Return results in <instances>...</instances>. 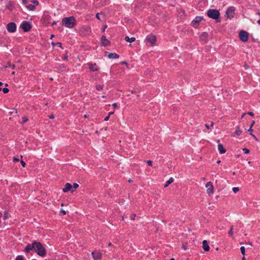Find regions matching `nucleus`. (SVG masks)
<instances>
[{"mask_svg": "<svg viewBox=\"0 0 260 260\" xmlns=\"http://www.w3.org/2000/svg\"><path fill=\"white\" fill-rule=\"evenodd\" d=\"M50 24H51L52 25H55V24H56V22L55 21H53V22H51V23Z\"/></svg>", "mask_w": 260, "mask_h": 260, "instance_id": "52", "label": "nucleus"}, {"mask_svg": "<svg viewBox=\"0 0 260 260\" xmlns=\"http://www.w3.org/2000/svg\"><path fill=\"white\" fill-rule=\"evenodd\" d=\"M218 149L220 154H223L226 152L225 149L223 147V145L221 144H218Z\"/></svg>", "mask_w": 260, "mask_h": 260, "instance_id": "18", "label": "nucleus"}, {"mask_svg": "<svg viewBox=\"0 0 260 260\" xmlns=\"http://www.w3.org/2000/svg\"><path fill=\"white\" fill-rule=\"evenodd\" d=\"M13 160H14V161H18L19 160V159L18 158L14 157V159H13Z\"/></svg>", "mask_w": 260, "mask_h": 260, "instance_id": "47", "label": "nucleus"}, {"mask_svg": "<svg viewBox=\"0 0 260 260\" xmlns=\"http://www.w3.org/2000/svg\"><path fill=\"white\" fill-rule=\"evenodd\" d=\"M235 8L234 7H229L225 12L228 18H232L234 17Z\"/></svg>", "mask_w": 260, "mask_h": 260, "instance_id": "6", "label": "nucleus"}, {"mask_svg": "<svg viewBox=\"0 0 260 260\" xmlns=\"http://www.w3.org/2000/svg\"><path fill=\"white\" fill-rule=\"evenodd\" d=\"M78 187H79V185L76 183H73V185H72V188L73 187L74 189H76Z\"/></svg>", "mask_w": 260, "mask_h": 260, "instance_id": "36", "label": "nucleus"}, {"mask_svg": "<svg viewBox=\"0 0 260 260\" xmlns=\"http://www.w3.org/2000/svg\"><path fill=\"white\" fill-rule=\"evenodd\" d=\"M247 114L252 117L254 116V113L252 112H248Z\"/></svg>", "mask_w": 260, "mask_h": 260, "instance_id": "40", "label": "nucleus"}, {"mask_svg": "<svg viewBox=\"0 0 260 260\" xmlns=\"http://www.w3.org/2000/svg\"><path fill=\"white\" fill-rule=\"evenodd\" d=\"M89 69L93 72L97 71L98 70V68L96 67V65L95 63L92 64H89Z\"/></svg>", "mask_w": 260, "mask_h": 260, "instance_id": "21", "label": "nucleus"}, {"mask_svg": "<svg viewBox=\"0 0 260 260\" xmlns=\"http://www.w3.org/2000/svg\"><path fill=\"white\" fill-rule=\"evenodd\" d=\"M239 38L243 42H246L248 39L249 34L245 30H241L239 32Z\"/></svg>", "mask_w": 260, "mask_h": 260, "instance_id": "5", "label": "nucleus"}, {"mask_svg": "<svg viewBox=\"0 0 260 260\" xmlns=\"http://www.w3.org/2000/svg\"><path fill=\"white\" fill-rule=\"evenodd\" d=\"M136 215L135 214H132L130 216V218L132 220H134Z\"/></svg>", "mask_w": 260, "mask_h": 260, "instance_id": "38", "label": "nucleus"}, {"mask_svg": "<svg viewBox=\"0 0 260 260\" xmlns=\"http://www.w3.org/2000/svg\"><path fill=\"white\" fill-rule=\"evenodd\" d=\"M207 189V193L208 194H212L214 191V187L211 181L208 182L206 184Z\"/></svg>", "mask_w": 260, "mask_h": 260, "instance_id": "10", "label": "nucleus"}, {"mask_svg": "<svg viewBox=\"0 0 260 260\" xmlns=\"http://www.w3.org/2000/svg\"><path fill=\"white\" fill-rule=\"evenodd\" d=\"M250 135H251L255 140H256V141H258V139L256 137V136L253 134V133H250Z\"/></svg>", "mask_w": 260, "mask_h": 260, "instance_id": "41", "label": "nucleus"}, {"mask_svg": "<svg viewBox=\"0 0 260 260\" xmlns=\"http://www.w3.org/2000/svg\"><path fill=\"white\" fill-rule=\"evenodd\" d=\"M106 27H107V26L106 25V26H105V27L103 28V31H105V28H106Z\"/></svg>", "mask_w": 260, "mask_h": 260, "instance_id": "59", "label": "nucleus"}, {"mask_svg": "<svg viewBox=\"0 0 260 260\" xmlns=\"http://www.w3.org/2000/svg\"><path fill=\"white\" fill-rule=\"evenodd\" d=\"M7 28L10 32H14L16 30V25L13 22H10L7 24Z\"/></svg>", "mask_w": 260, "mask_h": 260, "instance_id": "12", "label": "nucleus"}, {"mask_svg": "<svg viewBox=\"0 0 260 260\" xmlns=\"http://www.w3.org/2000/svg\"><path fill=\"white\" fill-rule=\"evenodd\" d=\"M10 217H11V215L9 214V213H8V212H7V211H5V212H4V219L5 220H6V219H7L9 218Z\"/></svg>", "mask_w": 260, "mask_h": 260, "instance_id": "25", "label": "nucleus"}, {"mask_svg": "<svg viewBox=\"0 0 260 260\" xmlns=\"http://www.w3.org/2000/svg\"><path fill=\"white\" fill-rule=\"evenodd\" d=\"M242 131L240 129L239 126L236 127V130L232 135V136L235 137L236 136H240L242 134Z\"/></svg>", "mask_w": 260, "mask_h": 260, "instance_id": "20", "label": "nucleus"}, {"mask_svg": "<svg viewBox=\"0 0 260 260\" xmlns=\"http://www.w3.org/2000/svg\"><path fill=\"white\" fill-rule=\"evenodd\" d=\"M101 42L102 43V45L104 46H107L110 44V42L108 39H106L105 36H103L101 37Z\"/></svg>", "mask_w": 260, "mask_h": 260, "instance_id": "15", "label": "nucleus"}, {"mask_svg": "<svg viewBox=\"0 0 260 260\" xmlns=\"http://www.w3.org/2000/svg\"><path fill=\"white\" fill-rule=\"evenodd\" d=\"M200 38L202 41L206 42L208 38V34L207 32H204L202 35H200Z\"/></svg>", "mask_w": 260, "mask_h": 260, "instance_id": "19", "label": "nucleus"}, {"mask_svg": "<svg viewBox=\"0 0 260 260\" xmlns=\"http://www.w3.org/2000/svg\"><path fill=\"white\" fill-rule=\"evenodd\" d=\"M214 125V122H211V126H213Z\"/></svg>", "mask_w": 260, "mask_h": 260, "instance_id": "57", "label": "nucleus"}, {"mask_svg": "<svg viewBox=\"0 0 260 260\" xmlns=\"http://www.w3.org/2000/svg\"><path fill=\"white\" fill-rule=\"evenodd\" d=\"M258 23L260 24V19L257 21Z\"/></svg>", "mask_w": 260, "mask_h": 260, "instance_id": "63", "label": "nucleus"}, {"mask_svg": "<svg viewBox=\"0 0 260 260\" xmlns=\"http://www.w3.org/2000/svg\"><path fill=\"white\" fill-rule=\"evenodd\" d=\"M100 14H102V15H103V18L104 19V15L103 14H102V13L100 14L99 13L96 14V18L97 19H99V20H101V18L100 17Z\"/></svg>", "mask_w": 260, "mask_h": 260, "instance_id": "34", "label": "nucleus"}, {"mask_svg": "<svg viewBox=\"0 0 260 260\" xmlns=\"http://www.w3.org/2000/svg\"><path fill=\"white\" fill-rule=\"evenodd\" d=\"M28 118L26 117H22V123H25L26 121H27Z\"/></svg>", "mask_w": 260, "mask_h": 260, "instance_id": "37", "label": "nucleus"}, {"mask_svg": "<svg viewBox=\"0 0 260 260\" xmlns=\"http://www.w3.org/2000/svg\"><path fill=\"white\" fill-rule=\"evenodd\" d=\"M96 89L99 90V91H101L103 90V85H96Z\"/></svg>", "mask_w": 260, "mask_h": 260, "instance_id": "26", "label": "nucleus"}, {"mask_svg": "<svg viewBox=\"0 0 260 260\" xmlns=\"http://www.w3.org/2000/svg\"><path fill=\"white\" fill-rule=\"evenodd\" d=\"M246 114V113H243V114L242 115V116H241V118H243V117H244V116Z\"/></svg>", "mask_w": 260, "mask_h": 260, "instance_id": "54", "label": "nucleus"}, {"mask_svg": "<svg viewBox=\"0 0 260 260\" xmlns=\"http://www.w3.org/2000/svg\"><path fill=\"white\" fill-rule=\"evenodd\" d=\"M6 67H11L12 69H14L15 68V66L14 64H11L10 62H8Z\"/></svg>", "mask_w": 260, "mask_h": 260, "instance_id": "28", "label": "nucleus"}, {"mask_svg": "<svg viewBox=\"0 0 260 260\" xmlns=\"http://www.w3.org/2000/svg\"><path fill=\"white\" fill-rule=\"evenodd\" d=\"M77 24V20L74 16L66 17V27L73 28Z\"/></svg>", "mask_w": 260, "mask_h": 260, "instance_id": "3", "label": "nucleus"}, {"mask_svg": "<svg viewBox=\"0 0 260 260\" xmlns=\"http://www.w3.org/2000/svg\"><path fill=\"white\" fill-rule=\"evenodd\" d=\"M174 181V179L172 177L169 178V179L167 181L166 184L164 185L165 187H167L171 183H172Z\"/></svg>", "mask_w": 260, "mask_h": 260, "instance_id": "23", "label": "nucleus"}, {"mask_svg": "<svg viewBox=\"0 0 260 260\" xmlns=\"http://www.w3.org/2000/svg\"><path fill=\"white\" fill-rule=\"evenodd\" d=\"M170 260H175L174 258H171Z\"/></svg>", "mask_w": 260, "mask_h": 260, "instance_id": "64", "label": "nucleus"}, {"mask_svg": "<svg viewBox=\"0 0 260 260\" xmlns=\"http://www.w3.org/2000/svg\"><path fill=\"white\" fill-rule=\"evenodd\" d=\"M255 123V121H253L251 125H250V128L248 129V132H253V129H252V126L253 125V124Z\"/></svg>", "mask_w": 260, "mask_h": 260, "instance_id": "31", "label": "nucleus"}, {"mask_svg": "<svg viewBox=\"0 0 260 260\" xmlns=\"http://www.w3.org/2000/svg\"><path fill=\"white\" fill-rule=\"evenodd\" d=\"M233 228H234V226H232L231 229H230V230L229 231V234L231 236H232L233 235Z\"/></svg>", "mask_w": 260, "mask_h": 260, "instance_id": "29", "label": "nucleus"}, {"mask_svg": "<svg viewBox=\"0 0 260 260\" xmlns=\"http://www.w3.org/2000/svg\"><path fill=\"white\" fill-rule=\"evenodd\" d=\"M21 27L25 32H27L31 29V26L28 22L23 21L21 25Z\"/></svg>", "mask_w": 260, "mask_h": 260, "instance_id": "9", "label": "nucleus"}, {"mask_svg": "<svg viewBox=\"0 0 260 260\" xmlns=\"http://www.w3.org/2000/svg\"><path fill=\"white\" fill-rule=\"evenodd\" d=\"M93 258L94 260H100L102 258V254L97 250H94L91 253Z\"/></svg>", "mask_w": 260, "mask_h": 260, "instance_id": "11", "label": "nucleus"}, {"mask_svg": "<svg viewBox=\"0 0 260 260\" xmlns=\"http://www.w3.org/2000/svg\"><path fill=\"white\" fill-rule=\"evenodd\" d=\"M203 248L205 251H208L210 250V247L208 245L207 241L204 240L203 241Z\"/></svg>", "mask_w": 260, "mask_h": 260, "instance_id": "17", "label": "nucleus"}, {"mask_svg": "<svg viewBox=\"0 0 260 260\" xmlns=\"http://www.w3.org/2000/svg\"><path fill=\"white\" fill-rule=\"evenodd\" d=\"M35 242L31 244H27L24 249L25 252L28 253L30 250H34Z\"/></svg>", "mask_w": 260, "mask_h": 260, "instance_id": "14", "label": "nucleus"}, {"mask_svg": "<svg viewBox=\"0 0 260 260\" xmlns=\"http://www.w3.org/2000/svg\"><path fill=\"white\" fill-rule=\"evenodd\" d=\"M147 163L148 165L149 166H152V161H151L150 160H147Z\"/></svg>", "mask_w": 260, "mask_h": 260, "instance_id": "39", "label": "nucleus"}, {"mask_svg": "<svg viewBox=\"0 0 260 260\" xmlns=\"http://www.w3.org/2000/svg\"><path fill=\"white\" fill-rule=\"evenodd\" d=\"M20 162H21V164L22 166L23 167H24L25 166V162H24L23 160H21V161H20Z\"/></svg>", "mask_w": 260, "mask_h": 260, "instance_id": "42", "label": "nucleus"}, {"mask_svg": "<svg viewBox=\"0 0 260 260\" xmlns=\"http://www.w3.org/2000/svg\"><path fill=\"white\" fill-rule=\"evenodd\" d=\"M34 250L40 256H44L46 253L45 247L39 242L35 241Z\"/></svg>", "mask_w": 260, "mask_h": 260, "instance_id": "1", "label": "nucleus"}, {"mask_svg": "<svg viewBox=\"0 0 260 260\" xmlns=\"http://www.w3.org/2000/svg\"><path fill=\"white\" fill-rule=\"evenodd\" d=\"M207 16L213 19H215L216 22H219L220 20L219 19L220 12L216 9H209L207 13Z\"/></svg>", "mask_w": 260, "mask_h": 260, "instance_id": "2", "label": "nucleus"}, {"mask_svg": "<svg viewBox=\"0 0 260 260\" xmlns=\"http://www.w3.org/2000/svg\"><path fill=\"white\" fill-rule=\"evenodd\" d=\"M72 188V185L69 183H66V192L71 190Z\"/></svg>", "mask_w": 260, "mask_h": 260, "instance_id": "24", "label": "nucleus"}, {"mask_svg": "<svg viewBox=\"0 0 260 260\" xmlns=\"http://www.w3.org/2000/svg\"><path fill=\"white\" fill-rule=\"evenodd\" d=\"M43 20L44 24L46 25H48L51 23V22L50 21V17L48 15H44L43 17Z\"/></svg>", "mask_w": 260, "mask_h": 260, "instance_id": "16", "label": "nucleus"}, {"mask_svg": "<svg viewBox=\"0 0 260 260\" xmlns=\"http://www.w3.org/2000/svg\"><path fill=\"white\" fill-rule=\"evenodd\" d=\"M248 244H249V245H250L251 246H253V244H252V243L251 242H248Z\"/></svg>", "mask_w": 260, "mask_h": 260, "instance_id": "56", "label": "nucleus"}, {"mask_svg": "<svg viewBox=\"0 0 260 260\" xmlns=\"http://www.w3.org/2000/svg\"><path fill=\"white\" fill-rule=\"evenodd\" d=\"M220 162H221V161L219 160H218V161H217V164H219Z\"/></svg>", "mask_w": 260, "mask_h": 260, "instance_id": "60", "label": "nucleus"}, {"mask_svg": "<svg viewBox=\"0 0 260 260\" xmlns=\"http://www.w3.org/2000/svg\"><path fill=\"white\" fill-rule=\"evenodd\" d=\"M243 151H244L245 154H248L250 152L249 150L246 148H243Z\"/></svg>", "mask_w": 260, "mask_h": 260, "instance_id": "33", "label": "nucleus"}, {"mask_svg": "<svg viewBox=\"0 0 260 260\" xmlns=\"http://www.w3.org/2000/svg\"><path fill=\"white\" fill-rule=\"evenodd\" d=\"M106 55L107 54V56L110 59H117L119 57V55L116 53H110L108 52H105Z\"/></svg>", "mask_w": 260, "mask_h": 260, "instance_id": "13", "label": "nucleus"}, {"mask_svg": "<svg viewBox=\"0 0 260 260\" xmlns=\"http://www.w3.org/2000/svg\"><path fill=\"white\" fill-rule=\"evenodd\" d=\"M39 5V2L36 0L31 2V3L26 6V8L30 11H34L36 7Z\"/></svg>", "mask_w": 260, "mask_h": 260, "instance_id": "8", "label": "nucleus"}, {"mask_svg": "<svg viewBox=\"0 0 260 260\" xmlns=\"http://www.w3.org/2000/svg\"><path fill=\"white\" fill-rule=\"evenodd\" d=\"M132 93H135V91L132 90Z\"/></svg>", "mask_w": 260, "mask_h": 260, "instance_id": "62", "label": "nucleus"}, {"mask_svg": "<svg viewBox=\"0 0 260 260\" xmlns=\"http://www.w3.org/2000/svg\"><path fill=\"white\" fill-rule=\"evenodd\" d=\"M121 64H127V63L125 61H123L120 62Z\"/></svg>", "mask_w": 260, "mask_h": 260, "instance_id": "44", "label": "nucleus"}, {"mask_svg": "<svg viewBox=\"0 0 260 260\" xmlns=\"http://www.w3.org/2000/svg\"><path fill=\"white\" fill-rule=\"evenodd\" d=\"M232 189L235 193H237L239 190V188L238 187H234Z\"/></svg>", "mask_w": 260, "mask_h": 260, "instance_id": "32", "label": "nucleus"}, {"mask_svg": "<svg viewBox=\"0 0 260 260\" xmlns=\"http://www.w3.org/2000/svg\"><path fill=\"white\" fill-rule=\"evenodd\" d=\"M128 181L129 182V183H131L133 182V180L131 179H129Z\"/></svg>", "mask_w": 260, "mask_h": 260, "instance_id": "55", "label": "nucleus"}, {"mask_svg": "<svg viewBox=\"0 0 260 260\" xmlns=\"http://www.w3.org/2000/svg\"><path fill=\"white\" fill-rule=\"evenodd\" d=\"M125 40L126 42H129V43H132V42H134L136 40V38H134V37L129 38L128 37L126 36L125 37Z\"/></svg>", "mask_w": 260, "mask_h": 260, "instance_id": "22", "label": "nucleus"}, {"mask_svg": "<svg viewBox=\"0 0 260 260\" xmlns=\"http://www.w3.org/2000/svg\"><path fill=\"white\" fill-rule=\"evenodd\" d=\"M2 90L4 92V93H8L9 92V89L7 88H3Z\"/></svg>", "mask_w": 260, "mask_h": 260, "instance_id": "35", "label": "nucleus"}, {"mask_svg": "<svg viewBox=\"0 0 260 260\" xmlns=\"http://www.w3.org/2000/svg\"><path fill=\"white\" fill-rule=\"evenodd\" d=\"M112 106H113V107L114 108H116L117 107V103H114V104H113Z\"/></svg>", "mask_w": 260, "mask_h": 260, "instance_id": "45", "label": "nucleus"}, {"mask_svg": "<svg viewBox=\"0 0 260 260\" xmlns=\"http://www.w3.org/2000/svg\"><path fill=\"white\" fill-rule=\"evenodd\" d=\"M62 22L63 24L65 23V18H62Z\"/></svg>", "mask_w": 260, "mask_h": 260, "instance_id": "51", "label": "nucleus"}, {"mask_svg": "<svg viewBox=\"0 0 260 260\" xmlns=\"http://www.w3.org/2000/svg\"><path fill=\"white\" fill-rule=\"evenodd\" d=\"M15 260H24V257L22 255H18Z\"/></svg>", "mask_w": 260, "mask_h": 260, "instance_id": "30", "label": "nucleus"}, {"mask_svg": "<svg viewBox=\"0 0 260 260\" xmlns=\"http://www.w3.org/2000/svg\"><path fill=\"white\" fill-rule=\"evenodd\" d=\"M22 3L23 4H27V0H22Z\"/></svg>", "mask_w": 260, "mask_h": 260, "instance_id": "48", "label": "nucleus"}, {"mask_svg": "<svg viewBox=\"0 0 260 260\" xmlns=\"http://www.w3.org/2000/svg\"><path fill=\"white\" fill-rule=\"evenodd\" d=\"M156 37L152 34L148 35L146 36L145 42L146 43H149L151 46H154L156 42Z\"/></svg>", "mask_w": 260, "mask_h": 260, "instance_id": "4", "label": "nucleus"}, {"mask_svg": "<svg viewBox=\"0 0 260 260\" xmlns=\"http://www.w3.org/2000/svg\"><path fill=\"white\" fill-rule=\"evenodd\" d=\"M3 85V83L2 82H0V86Z\"/></svg>", "mask_w": 260, "mask_h": 260, "instance_id": "61", "label": "nucleus"}, {"mask_svg": "<svg viewBox=\"0 0 260 260\" xmlns=\"http://www.w3.org/2000/svg\"><path fill=\"white\" fill-rule=\"evenodd\" d=\"M49 117L50 119H53V118H54V115L53 114H51V115L49 116Z\"/></svg>", "mask_w": 260, "mask_h": 260, "instance_id": "46", "label": "nucleus"}, {"mask_svg": "<svg viewBox=\"0 0 260 260\" xmlns=\"http://www.w3.org/2000/svg\"><path fill=\"white\" fill-rule=\"evenodd\" d=\"M114 113L113 112H110L109 113L108 115L109 116H110L111 115H112Z\"/></svg>", "mask_w": 260, "mask_h": 260, "instance_id": "50", "label": "nucleus"}, {"mask_svg": "<svg viewBox=\"0 0 260 260\" xmlns=\"http://www.w3.org/2000/svg\"><path fill=\"white\" fill-rule=\"evenodd\" d=\"M240 250H241V253L243 255H245V248L244 246H241L240 247Z\"/></svg>", "mask_w": 260, "mask_h": 260, "instance_id": "27", "label": "nucleus"}, {"mask_svg": "<svg viewBox=\"0 0 260 260\" xmlns=\"http://www.w3.org/2000/svg\"><path fill=\"white\" fill-rule=\"evenodd\" d=\"M203 19L202 16H196L194 20L191 23V25L194 28H197L199 25L200 22Z\"/></svg>", "mask_w": 260, "mask_h": 260, "instance_id": "7", "label": "nucleus"}, {"mask_svg": "<svg viewBox=\"0 0 260 260\" xmlns=\"http://www.w3.org/2000/svg\"><path fill=\"white\" fill-rule=\"evenodd\" d=\"M242 260H246V258L244 256H243L242 257Z\"/></svg>", "mask_w": 260, "mask_h": 260, "instance_id": "58", "label": "nucleus"}, {"mask_svg": "<svg viewBox=\"0 0 260 260\" xmlns=\"http://www.w3.org/2000/svg\"><path fill=\"white\" fill-rule=\"evenodd\" d=\"M109 118H110V116H109V115H108V116H106V117L105 118L104 120H105V121H108V120L109 119Z\"/></svg>", "mask_w": 260, "mask_h": 260, "instance_id": "43", "label": "nucleus"}, {"mask_svg": "<svg viewBox=\"0 0 260 260\" xmlns=\"http://www.w3.org/2000/svg\"><path fill=\"white\" fill-rule=\"evenodd\" d=\"M205 126L208 129H209L210 128V126L208 124H205Z\"/></svg>", "mask_w": 260, "mask_h": 260, "instance_id": "53", "label": "nucleus"}, {"mask_svg": "<svg viewBox=\"0 0 260 260\" xmlns=\"http://www.w3.org/2000/svg\"><path fill=\"white\" fill-rule=\"evenodd\" d=\"M60 211L63 213V215H65V210L61 209Z\"/></svg>", "mask_w": 260, "mask_h": 260, "instance_id": "49", "label": "nucleus"}]
</instances>
